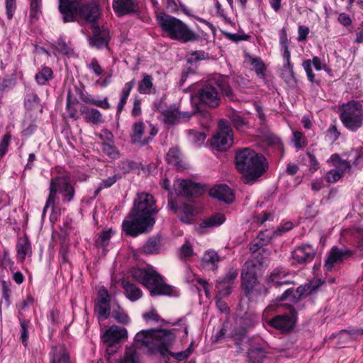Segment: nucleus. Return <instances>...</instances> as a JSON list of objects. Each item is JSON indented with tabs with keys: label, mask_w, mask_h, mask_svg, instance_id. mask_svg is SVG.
I'll return each mask as SVG.
<instances>
[{
	"label": "nucleus",
	"mask_w": 363,
	"mask_h": 363,
	"mask_svg": "<svg viewBox=\"0 0 363 363\" xmlns=\"http://www.w3.org/2000/svg\"><path fill=\"white\" fill-rule=\"evenodd\" d=\"M228 77L219 74L215 75L208 80L206 84L203 85L199 90L195 96H193V99H197L201 104H203L211 108H216L218 106L220 99L215 86L220 88L224 95L231 99L233 91L228 85Z\"/></svg>",
	"instance_id": "nucleus-5"
},
{
	"label": "nucleus",
	"mask_w": 363,
	"mask_h": 363,
	"mask_svg": "<svg viewBox=\"0 0 363 363\" xmlns=\"http://www.w3.org/2000/svg\"><path fill=\"white\" fill-rule=\"evenodd\" d=\"M133 277L150 291L151 296L177 295L175 288L166 284L162 277L152 267L148 266L146 268L135 269L133 271Z\"/></svg>",
	"instance_id": "nucleus-4"
},
{
	"label": "nucleus",
	"mask_w": 363,
	"mask_h": 363,
	"mask_svg": "<svg viewBox=\"0 0 363 363\" xmlns=\"http://www.w3.org/2000/svg\"><path fill=\"white\" fill-rule=\"evenodd\" d=\"M270 255V252L267 249H262L259 252L255 255V259L257 262L261 265H266L268 258Z\"/></svg>",
	"instance_id": "nucleus-51"
},
{
	"label": "nucleus",
	"mask_w": 363,
	"mask_h": 363,
	"mask_svg": "<svg viewBox=\"0 0 363 363\" xmlns=\"http://www.w3.org/2000/svg\"><path fill=\"white\" fill-rule=\"evenodd\" d=\"M56 49L58 52L64 55H69L70 49L63 40H58L56 43Z\"/></svg>",
	"instance_id": "nucleus-64"
},
{
	"label": "nucleus",
	"mask_w": 363,
	"mask_h": 363,
	"mask_svg": "<svg viewBox=\"0 0 363 363\" xmlns=\"http://www.w3.org/2000/svg\"><path fill=\"white\" fill-rule=\"evenodd\" d=\"M210 195L225 203H231L235 199L233 191L226 184L213 186L210 191Z\"/></svg>",
	"instance_id": "nucleus-24"
},
{
	"label": "nucleus",
	"mask_w": 363,
	"mask_h": 363,
	"mask_svg": "<svg viewBox=\"0 0 363 363\" xmlns=\"http://www.w3.org/2000/svg\"><path fill=\"white\" fill-rule=\"evenodd\" d=\"M281 76L286 82H291L292 81H294L295 77L293 65L291 62L284 63Z\"/></svg>",
	"instance_id": "nucleus-45"
},
{
	"label": "nucleus",
	"mask_w": 363,
	"mask_h": 363,
	"mask_svg": "<svg viewBox=\"0 0 363 363\" xmlns=\"http://www.w3.org/2000/svg\"><path fill=\"white\" fill-rule=\"evenodd\" d=\"M87 67L97 77L101 76L104 72V69L101 67V65L95 60H91V62L87 65Z\"/></svg>",
	"instance_id": "nucleus-60"
},
{
	"label": "nucleus",
	"mask_w": 363,
	"mask_h": 363,
	"mask_svg": "<svg viewBox=\"0 0 363 363\" xmlns=\"http://www.w3.org/2000/svg\"><path fill=\"white\" fill-rule=\"evenodd\" d=\"M340 118L344 126L351 131H356L363 124V108L360 102L350 101L340 108Z\"/></svg>",
	"instance_id": "nucleus-9"
},
{
	"label": "nucleus",
	"mask_w": 363,
	"mask_h": 363,
	"mask_svg": "<svg viewBox=\"0 0 363 363\" xmlns=\"http://www.w3.org/2000/svg\"><path fill=\"white\" fill-rule=\"evenodd\" d=\"M83 101L86 103H89L104 109H108L111 107L107 98H104V99H84Z\"/></svg>",
	"instance_id": "nucleus-55"
},
{
	"label": "nucleus",
	"mask_w": 363,
	"mask_h": 363,
	"mask_svg": "<svg viewBox=\"0 0 363 363\" xmlns=\"http://www.w3.org/2000/svg\"><path fill=\"white\" fill-rule=\"evenodd\" d=\"M272 235H274V233H272L269 230L260 232L257 237V240L260 242V245H265L270 242Z\"/></svg>",
	"instance_id": "nucleus-59"
},
{
	"label": "nucleus",
	"mask_w": 363,
	"mask_h": 363,
	"mask_svg": "<svg viewBox=\"0 0 363 363\" xmlns=\"http://www.w3.org/2000/svg\"><path fill=\"white\" fill-rule=\"evenodd\" d=\"M122 286L125 289L126 297L131 301H135L142 297V291L135 284L123 280Z\"/></svg>",
	"instance_id": "nucleus-32"
},
{
	"label": "nucleus",
	"mask_w": 363,
	"mask_h": 363,
	"mask_svg": "<svg viewBox=\"0 0 363 363\" xmlns=\"http://www.w3.org/2000/svg\"><path fill=\"white\" fill-rule=\"evenodd\" d=\"M238 275L236 269H230L225 277L216 283V289L220 295H229L231 293L232 284Z\"/></svg>",
	"instance_id": "nucleus-23"
},
{
	"label": "nucleus",
	"mask_w": 363,
	"mask_h": 363,
	"mask_svg": "<svg viewBox=\"0 0 363 363\" xmlns=\"http://www.w3.org/2000/svg\"><path fill=\"white\" fill-rule=\"evenodd\" d=\"M52 77V71L48 67H43L35 75V80L38 84L43 85Z\"/></svg>",
	"instance_id": "nucleus-44"
},
{
	"label": "nucleus",
	"mask_w": 363,
	"mask_h": 363,
	"mask_svg": "<svg viewBox=\"0 0 363 363\" xmlns=\"http://www.w3.org/2000/svg\"><path fill=\"white\" fill-rule=\"evenodd\" d=\"M34 302V298L30 295L28 296L26 298L22 301L18 306V315H20V313L23 314V311H24L29 306L33 305Z\"/></svg>",
	"instance_id": "nucleus-62"
},
{
	"label": "nucleus",
	"mask_w": 363,
	"mask_h": 363,
	"mask_svg": "<svg viewBox=\"0 0 363 363\" xmlns=\"http://www.w3.org/2000/svg\"><path fill=\"white\" fill-rule=\"evenodd\" d=\"M211 145L217 150L225 151L229 149L233 143V130L225 120L218 123V130L211 139Z\"/></svg>",
	"instance_id": "nucleus-11"
},
{
	"label": "nucleus",
	"mask_w": 363,
	"mask_h": 363,
	"mask_svg": "<svg viewBox=\"0 0 363 363\" xmlns=\"http://www.w3.org/2000/svg\"><path fill=\"white\" fill-rule=\"evenodd\" d=\"M136 0H113V8L118 16H124L136 11Z\"/></svg>",
	"instance_id": "nucleus-26"
},
{
	"label": "nucleus",
	"mask_w": 363,
	"mask_h": 363,
	"mask_svg": "<svg viewBox=\"0 0 363 363\" xmlns=\"http://www.w3.org/2000/svg\"><path fill=\"white\" fill-rule=\"evenodd\" d=\"M109 40V31L106 28L101 29L99 27H94L93 38L91 43L97 48H103L108 46Z\"/></svg>",
	"instance_id": "nucleus-27"
},
{
	"label": "nucleus",
	"mask_w": 363,
	"mask_h": 363,
	"mask_svg": "<svg viewBox=\"0 0 363 363\" xmlns=\"http://www.w3.org/2000/svg\"><path fill=\"white\" fill-rule=\"evenodd\" d=\"M157 133V129L152 124L138 121L133 125L130 134L131 142L140 146L148 144Z\"/></svg>",
	"instance_id": "nucleus-10"
},
{
	"label": "nucleus",
	"mask_w": 363,
	"mask_h": 363,
	"mask_svg": "<svg viewBox=\"0 0 363 363\" xmlns=\"http://www.w3.org/2000/svg\"><path fill=\"white\" fill-rule=\"evenodd\" d=\"M125 363H137V357L135 350L128 349L125 355Z\"/></svg>",
	"instance_id": "nucleus-63"
},
{
	"label": "nucleus",
	"mask_w": 363,
	"mask_h": 363,
	"mask_svg": "<svg viewBox=\"0 0 363 363\" xmlns=\"http://www.w3.org/2000/svg\"><path fill=\"white\" fill-rule=\"evenodd\" d=\"M174 334L167 330H143L135 336L137 347H146L151 352H159L162 354L167 352L169 347L174 340Z\"/></svg>",
	"instance_id": "nucleus-3"
},
{
	"label": "nucleus",
	"mask_w": 363,
	"mask_h": 363,
	"mask_svg": "<svg viewBox=\"0 0 363 363\" xmlns=\"http://www.w3.org/2000/svg\"><path fill=\"white\" fill-rule=\"evenodd\" d=\"M164 120L169 123L179 122V111L175 106L168 107L162 111Z\"/></svg>",
	"instance_id": "nucleus-39"
},
{
	"label": "nucleus",
	"mask_w": 363,
	"mask_h": 363,
	"mask_svg": "<svg viewBox=\"0 0 363 363\" xmlns=\"http://www.w3.org/2000/svg\"><path fill=\"white\" fill-rule=\"evenodd\" d=\"M294 274L284 267H277L267 277V282L272 283L276 287L294 284Z\"/></svg>",
	"instance_id": "nucleus-15"
},
{
	"label": "nucleus",
	"mask_w": 363,
	"mask_h": 363,
	"mask_svg": "<svg viewBox=\"0 0 363 363\" xmlns=\"http://www.w3.org/2000/svg\"><path fill=\"white\" fill-rule=\"evenodd\" d=\"M312 65L313 64L311 60H306L302 63V66L307 74L308 80L313 82L315 80V74L313 73Z\"/></svg>",
	"instance_id": "nucleus-57"
},
{
	"label": "nucleus",
	"mask_w": 363,
	"mask_h": 363,
	"mask_svg": "<svg viewBox=\"0 0 363 363\" xmlns=\"http://www.w3.org/2000/svg\"><path fill=\"white\" fill-rule=\"evenodd\" d=\"M167 162L178 170L184 169L180 151L177 147L171 148L167 154Z\"/></svg>",
	"instance_id": "nucleus-31"
},
{
	"label": "nucleus",
	"mask_w": 363,
	"mask_h": 363,
	"mask_svg": "<svg viewBox=\"0 0 363 363\" xmlns=\"http://www.w3.org/2000/svg\"><path fill=\"white\" fill-rule=\"evenodd\" d=\"M225 220V216L223 213H216L204 220L202 223L203 227H217Z\"/></svg>",
	"instance_id": "nucleus-42"
},
{
	"label": "nucleus",
	"mask_w": 363,
	"mask_h": 363,
	"mask_svg": "<svg viewBox=\"0 0 363 363\" xmlns=\"http://www.w3.org/2000/svg\"><path fill=\"white\" fill-rule=\"evenodd\" d=\"M127 336L128 333L125 328L117 325L110 327L102 335L103 341L108 343L107 352L108 353L113 352V345L126 338Z\"/></svg>",
	"instance_id": "nucleus-16"
},
{
	"label": "nucleus",
	"mask_w": 363,
	"mask_h": 363,
	"mask_svg": "<svg viewBox=\"0 0 363 363\" xmlns=\"http://www.w3.org/2000/svg\"><path fill=\"white\" fill-rule=\"evenodd\" d=\"M315 255L313 247L308 244H304L296 247L292 252L294 261L298 264H306L312 261Z\"/></svg>",
	"instance_id": "nucleus-20"
},
{
	"label": "nucleus",
	"mask_w": 363,
	"mask_h": 363,
	"mask_svg": "<svg viewBox=\"0 0 363 363\" xmlns=\"http://www.w3.org/2000/svg\"><path fill=\"white\" fill-rule=\"evenodd\" d=\"M226 296L227 295H220L219 291H218V294L216 296V307L222 313H228L229 311V308L227 303L221 299L223 296Z\"/></svg>",
	"instance_id": "nucleus-58"
},
{
	"label": "nucleus",
	"mask_w": 363,
	"mask_h": 363,
	"mask_svg": "<svg viewBox=\"0 0 363 363\" xmlns=\"http://www.w3.org/2000/svg\"><path fill=\"white\" fill-rule=\"evenodd\" d=\"M17 259L23 262L26 257L31 256V245L27 237H21L18 238L17 245Z\"/></svg>",
	"instance_id": "nucleus-30"
},
{
	"label": "nucleus",
	"mask_w": 363,
	"mask_h": 363,
	"mask_svg": "<svg viewBox=\"0 0 363 363\" xmlns=\"http://www.w3.org/2000/svg\"><path fill=\"white\" fill-rule=\"evenodd\" d=\"M80 113L84 119L88 123L98 125L103 122L102 114L96 108L86 106H82L80 108Z\"/></svg>",
	"instance_id": "nucleus-28"
},
{
	"label": "nucleus",
	"mask_w": 363,
	"mask_h": 363,
	"mask_svg": "<svg viewBox=\"0 0 363 363\" xmlns=\"http://www.w3.org/2000/svg\"><path fill=\"white\" fill-rule=\"evenodd\" d=\"M269 324L274 328L284 332L293 329L295 324V313L293 308L289 314L279 315L269 321Z\"/></svg>",
	"instance_id": "nucleus-19"
},
{
	"label": "nucleus",
	"mask_w": 363,
	"mask_h": 363,
	"mask_svg": "<svg viewBox=\"0 0 363 363\" xmlns=\"http://www.w3.org/2000/svg\"><path fill=\"white\" fill-rule=\"evenodd\" d=\"M57 193L62 196V201L64 203H69L73 200L75 191L68 176L60 175L51 179L50 193L43 208V214L45 213L49 208L53 210L55 206L58 204L59 198L57 195Z\"/></svg>",
	"instance_id": "nucleus-8"
},
{
	"label": "nucleus",
	"mask_w": 363,
	"mask_h": 363,
	"mask_svg": "<svg viewBox=\"0 0 363 363\" xmlns=\"http://www.w3.org/2000/svg\"><path fill=\"white\" fill-rule=\"evenodd\" d=\"M168 205L175 213L178 214L182 222L189 224L193 221L194 208L191 204L183 203L177 208L175 203L172 199H169Z\"/></svg>",
	"instance_id": "nucleus-21"
},
{
	"label": "nucleus",
	"mask_w": 363,
	"mask_h": 363,
	"mask_svg": "<svg viewBox=\"0 0 363 363\" xmlns=\"http://www.w3.org/2000/svg\"><path fill=\"white\" fill-rule=\"evenodd\" d=\"M160 250V241L158 238H150L142 248V251L146 255L158 253Z\"/></svg>",
	"instance_id": "nucleus-37"
},
{
	"label": "nucleus",
	"mask_w": 363,
	"mask_h": 363,
	"mask_svg": "<svg viewBox=\"0 0 363 363\" xmlns=\"http://www.w3.org/2000/svg\"><path fill=\"white\" fill-rule=\"evenodd\" d=\"M11 140V135L10 133L5 134L0 142V158L3 157L8 152V147Z\"/></svg>",
	"instance_id": "nucleus-50"
},
{
	"label": "nucleus",
	"mask_w": 363,
	"mask_h": 363,
	"mask_svg": "<svg viewBox=\"0 0 363 363\" xmlns=\"http://www.w3.org/2000/svg\"><path fill=\"white\" fill-rule=\"evenodd\" d=\"M237 169L244 177L245 183H250L266 171L265 159L250 148L238 150L235 156Z\"/></svg>",
	"instance_id": "nucleus-2"
},
{
	"label": "nucleus",
	"mask_w": 363,
	"mask_h": 363,
	"mask_svg": "<svg viewBox=\"0 0 363 363\" xmlns=\"http://www.w3.org/2000/svg\"><path fill=\"white\" fill-rule=\"evenodd\" d=\"M251 65L253 67V69L256 72L257 74L259 77L263 78L264 76V65L263 62L259 58H253L252 59Z\"/></svg>",
	"instance_id": "nucleus-53"
},
{
	"label": "nucleus",
	"mask_w": 363,
	"mask_h": 363,
	"mask_svg": "<svg viewBox=\"0 0 363 363\" xmlns=\"http://www.w3.org/2000/svg\"><path fill=\"white\" fill-rule=\"evenodd\" d=\"M112 234L113 232L111 230L102 232L96 241L97 246L102 247L107 246Z\"/></svg>",
	"instance_id": "nucleus-52"
},
{
	"label": "nucleus",
	"mask_w": 363,
	"mask_h": 363,
	"mask_svg": "<svg viewBox=\"0 0 363 363\" xmlns=\"http://www.w3.org/2000/svg\"><path fill=\"white\" fill-rule=\"evenodd\" d=\"M151 194L142 192L137 194L130 218L123 222V229L126 234L136 236L153 226L152 215L157 211Z\"/></svg>",
	"instance_id": "nucleus-1"
},
{
	"label": "nucleus",
	"mask_w": 363,
	"mask_h": 363,
	"mask_svg": "<svg viewBox=\"0 0 363 363\" xmlns=\"http://www.w3.org/2000/svg\"><path fill=\"white\" fill-rule=\"evenodd\" d=\"M135 80L133 79L128 82H126L124 85V87L122 89L121 91V94H120V101L118 104V106H117V112L118 113H121L126 102H127V100H128V98L130 95V93L132 90V89L133 88V86H135Z\"/></svg>",
	"instance_id": "nucleus-34"
},
{
	"label": "nucleus",
	"mask_w": 363,
	"mask_h": 363,
	"mask_svg": "<svg viewBox=\"0 0 363 363\" xmlns=\"http://www.w3.org/2000/svg\"><path fill=\"white\" fill-rule=\"evenodd\" d=\"M110 296L106 289H101L98 291L96 311L99 320H106L111 313Z\"/></svg>",
	"instance_id": "nucleus-18"
},
{
	"label": "nucleus",
	"mask_w": 363,
	"mask_h": 363,
	"mask_svg": "<svg viewBox=\"0 0 363 363\" xmlns=\"http://www.w3.org/2000/svg\"><path fill=\"white\" fill-rule=\"evenodd\" d=\"M79 16L89 23H95L100 16L99 8L96 4L84 5L79 10Z\"/></svg>",
	"instance_id": "nucleus-25"
},
{
	"label": "nucleus",
	"mask_w": 363,
	"mask_h": 363,
	"mask_svg": "<svg viewBox=\"0 0 363 363\" xmlns=\"http://www.w3.org/2000/svg\"><path fill=\"white\" fill-rule=\"evenodd\" d=\"M352 251L347 248H338L333 247L329 252L325 260L324 268L329 272L333 269L336 264L342 262L344 259L351 256Z\"/></svg>",
	"instance_id": "nucleus-17"
},
{
	"label": "nucleus",
	"mask_w": 363,
	"mask_h": 363,
	"mask_svg": "<svg viewBox=\"0 0 363 363\" xmlns=\"http://www.w3.org/2000/svg\"><path fill=\"white\" fill-rule=\"evenodd\" d=\"M220 261V258L217 252L214 250H207L202 259L201 266L209 270L214 271L218 268V263Z\"/></svg>",
	"instance_id": "nucleus-29"
},
{
	"label": "nucleus",
	"mask_w": 363,
	"mask_h": 363,
	"mask_svg": "<svg viewBox=\"0 0 363 363\" xmlns=\"http://www.w3.org/2000/svg\"><path fill=\"white\" fill-rule=\"evenodd\" d=\"M257 265L254 261L245 262L241 273V284L247 296L251 295L255 291L261 293V289H257L258 284L257 277Z\"/></svg>",
	"instance_id": "nucleus-12"
},
{
	"label": "nucleus",
	"mask_w": 363,
	"mask_h": 363,
	"mask_svg": "<svg viewBox=\"0 0 363 363\" xmlns=\"http://www.w3.org/2000/svg\"><path fill=\"white\" fill-rule=\"evenodd\" d=\"M51 356L50 363H69V355L65 347L62 346L52 347Z\"/></svg>",
	"instance_id": "nucleus-33"
},
{
	"label": "nucleus",
	"mask_w": 363,
	"mask_h": 363,
	"mask_svg": "<svg viewBox=\"0 0 363 363\" xmlns=\"http://www.w3.org/2000/svg\"><path fill=\"white\" fill-rule=\"evenodd\" d=\"M229 118L235 128L242 130L247 125V122L237 112L233 111L229 114Z\"/></svg>",
	"instance_id": "nucleus-48"
},
{
	"label": "nucleus",
	"mask_w": 363,
	"mask_h": 363,
	"mask_svg": "<svg viewBox=\"0 0 363 363\" xmlns=\"http://www.w3.org/2000/svg\"><path fill=\"white\" fill-rule=\"evenodd\" d=\"M194 255V250L191 245L189 241H186L185 243L180 247V257L182 259H188Z\"/></svg>",
	"instance_id": "nucleus-54"
},
{
	"label": "nucleus",
	"mask_w": 363,
	"mask_h": 363,
	"mask_svg": "<svg viewBox=\"0 0 363 363\" xmlns=\"http://www.w3.org/2000/svg\"><path fill=\"white\" fill-rule=\"evenodd\" d=\"M18 318L21 327L20 338L23 346L26 347L28 343V330L30 328V323L29 320H26L23 318V315L21 313H20Z\"/></svg>",
	"instance_id": "nucleus-35"
},
{
	"label": "nucleus",
	"mask_w": 363,
	"mask_h": 363,
	"mask_svg": "<svg viewBox=\"0 0 363 363\" xmlns=\"http://www.w3.org/2000/svg\"><path fill=\"white\" fill-rule=\"evenodd\" d=\"M153 79L150 75L143 74V78L138 82V91L142 94H150L153 87Z\"/></svg>",
	"instance_id": "nucleus-38"
},
{
	"label": "nucleus",
	"mask_w": 363,
	"mask_h": 363,
	"mask_svg": "<svg viewBox=\"0 0 363 363\" xmlns=\"http://www.w3.org/2000/svg\"><path fill=\"white\" fill-rule=\"evenodd\" d=\"M189 135L191 137L192 142L196 145L201 144L206 139V135L202 133L190 130Z\"/></svg>",
	"instance_id": "nucleus-61"
},
{
	"label": "nucleus",
	"mask_w": 363,
	"mask_h": 363,
	"mask_svg": "<svg viewBox=\"0 0 363 363\" xmlns=\"http://www.w3.org/2000/svg\"><path fill=\"white\" fill-rule=\"evenodd\" d=\"M59 10L62 14L64 22H73L76 19L78 4L72 0H58Z\"/></svg>",
	"instance_id": "nucleus-22"
},
{
	"label": "nucleus",
	"mask_w": 363,
	"mask_h": 363,
	"mask_svg": "<svg viewBox=\"0 0 363 363\" xmlns=\"http://www.w3.org/2000/svg\"><path fill=\"white\" fill-rule=\"evenodd\" d=\"M25 107L28 110H35L40 107V100L35 93L28 94L25 98Z\"/></svg>",
	"instance_id": "nucleus-41"
},
{
	"label": "nucleus",
	"mask_w": 363,
	"mask_h": 363,
	"mask_svg": "<svg viewBox=\"0 0 363 363\" xmlns=\"http://www.w3.org/2000/svg\"><path fill=\"white\" fill-rule=\"evenodd\" d=\"M266 357V352L261 348L253 347L248 352V358L251 363H261Z\"/></svg>",
	"instance_id": "nucleus-40"
},
{
	"label": "nucleus",
	"mask_w": 363,
	"mask_h": 363,
	"mask_svg": "<svg viewBox=\"0 0 363 363\" xmlns=\"http://www.w3.org/2000/svg\"><path fill=\"white\" fill-rule=\"evenodd\" d=\"M361 158V152L357 150H351L348 155L342 157L338 154H333L328 160L333 167L325 174V179L329 183L339 181L347 172H350L352 166H357Z\"/></svg>",
	"instance_id": "nucleus-7"
},
{
	"label": "nucleus",
	"mask_w": 363,
	"mask_h": 363,
	"mask_svg": "<svg viewBox=\"0 0 363 363\" xmlns=\"http://www.w3.org/2000/svg\"><path fill=\"white\" fill-rule=\"evenodd\" d=\"M77 104V100L72 99V94L71 91H69L67 95V106L66 108L70 118L77 120L79 117L77 115V110L75 107Z\"/></svg>",
	"instance_id": "nucleus-43"
},
{
	"label": "nucleus",
	"mask_w": 363,
	"mask_h": 363,
	"mask_svg": "<svg viewBox=\"0 0 363 363\" xmlns=\"http://www.w3.org/2000/svg\"><path fill=\"white\" fill-rule=\"evenodd\" d=\"M120 178L121 175L119 174H116L111 177H108L106 179L102 180V182L99 184L98 189L96 190L95 194H98L101 189L111 187Z\"/></svg>",
	"instance_id": "nucleus-46"
},
{
	"label": "nucleus",
	"mask_w": 363,
	"mask_h": 363,
	"mask_svg": "<svg viewBox=\"0 0 363 363\" xmlns=\"http://www.w3.org/2000/svg\"><path fill=\"white\" fill-rule=\"evenodd\" d=\"M156 20L162 32L172 40L186 43L196 39V33L176 17L160 12L157 14Z\"/></svg>",
	"instance_id": "nucleus-6"
},
{
	"label": "nucleus",
	"mask_w": 363,
	"mask_h": 363,
	"mask_svg": "<svg viewBox=\"0 0 363 363\" xmlns=\"http://www.w3.org/2000/svg\"><path fill=\"white\" fill-rule=\"evenodd\" d=\"M174 186L177 194L186 196H199L205 191L203 186L188 179H177Z\"/></svg>",
	"instance_id": "nucleus-14"
},
{
	"label": "nucleus",
	"mask_w": 363,
	"mask_h": 363,
	"mask_svg": "<svg viewBox=\"0 0 363 363\" xmlns=\"http://www.w3.org/2000/svg\"><path fill=\"white\" fill-rule=\"evenodd\" d=\"M292 142L297 150L303 148L306 145L305 136L299 131H294Z\"/></svg>",
	"instance_id": "nucleus-49"
},
{
	"label": "nucleus",
	"mask_w": 363,
	"mask_h": 363,
	"mask_svg": "<svg viewBox=\"0 0 363 363\" xmlns=\"http://www.w3.org/2000/svg\"><path fill=\"white\" fill-rule=\"evenodd\" d=\"M104 152L112 159L118 157L119 153L112 142H104L102 144Z\"/></svg>",
	"instance_id": "nucleus-47"
},
{
	"label": "nucleus",
	"mask_w": 363,
	"mask_h": 363,
	"mask_svg": "<svg viewBox=\"0 0 363 363\" xmlns=\"http://www.w3.org/2000/svg\"><path fill=\"white\" fill-rule=\"evenodd\" d=\"M362 334H363V329H358V330H352V331H348V330H342L339 333L338 335H339L340 339H344L345 340H350L352 337V336L354 335H362Z\"/></svg>",
	"instance_id": "nucleus-56"
},
{
	"label": "nucleus",
	"mask_w": 363,
	"mask_h": 363,
	"mask_svg": "<svg viewBox=\"0 0 363 363\" xmlns=\"http://www.w3.org/2000/svg\"><path fill=\"white\" fill-rule=\"evenodd\" d=\"M112 317L118 323L126 324L129 322V318L124 310L119 306L117 301L112 303Z\"/></svg>",
	"instance_id": "nucleus-36"
},
{
	"label": "nucleus",
	"mask_w": 363,
	"mask_h": 363,
	"mask_svg": "<svg viewBox=\"0 0 363 363\" xmlns=\"http://www.w3.org/2000/svg\"><path fill=\"white\" fill-rule=\"evenodd\" d=\"M323 283L320 279H314L309 283L298 286L295 292L292 289H288L279 298V301L286 300L289 296H291V301L296 304L303 298L315 293Z\"/></svg>",
	"instance_id": "nucleus-13"
}]
</instances>
